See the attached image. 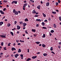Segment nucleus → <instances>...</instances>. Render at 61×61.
Returning a JSON list of instances; mask_svg holds the SVG:
<instances>
[{"label":"nucleus","mask_w":61,"mask_h":61,"mask_svg":"<svg viewBox=\"0 0 61 61\" xmlns=\"http://www.w3.org/2000/svg\"><path fill=\"white\" fill-rule=\"evenodd\" d=\"M13 13H15V15H17L18 14V11H16L14 9L13 10Z\"/></svg>","instance_id":"obj_1"},{"label":"nucleus","mask_w":61,"mask_h":61,"mask_svg":"<svg viewBox=\"0 0 61 61\" xmlns=\"http://www.w3.org/2000/svg\"><path fill=\"white\" fill-rule=\"evenodd\" d=\"M0 13H1V14H3V15H4V14H5V13H4V12L2 10H0Z\"/></svg>","instance_id":"obj_2"},{"label":"nucleus","mask_w":61,"mask_h":61,"mask_svg":"<svg viewBox=\"0 0 61 61\" xmlns=\"http://www.w3.org/2000/svg\"><path fill=\"white\" fill-rule=\"evenodd\" d=\"M17 29H18V30H19L20 29V28H21V27L20 26H19V25H17Z\"/></svg>","instance_id":"obj_3"},{"label":"nucleus","mask_w":61,"mask_h":61,"mask_svg":"<svg viewBox=\"0 0 61 61\" xmlns=\"http://www.w3.org/2000/svg\"><path fill=\"white\" fill-rule=\"evenodd\" d=\"M19 56V54H16V55L14 56L16 58H17V56Z\"/></svg>","instance_id":"obj_4"},{"label":"nucleus","mask_w":61,"mask_h":61,"mask_svg":"<svg viewBox=\"0 0 61 61\" xmlns=\"http://www.w3.org/2000/svg\"><path fill=\"white\" fill-rule=\"evenodd\" d=\"M36 21H38V22H41V20L40 19H37L36 20Z\"/></svg>","instance_id":"obj_5"},{"label":"nucleus","mask_w":61,"mask_h":61,"mask_svg":"<svg viewBox=\"0 0 61 61\" xmlns=\"http://www.w3.org/2000/svg\"><path fill=\"white\" fill-rule=\"evenodd\" d=\"M46 6H48L49 5V3L47 2L46 3Z\"/></svg>","instance_id":"obj_6"},{"label":"nucleus","mask_w":61,"mask_h":61,"mask_svg":"<svg viewBox=\"0 0 61 61\" xmlns=\"http://www.w3.org/2000/svg\"><path fill=\"white\" fill-rule=\"evenodd\" d=\"M27 25L26 23H23V27H25V26H26V25Z\"/></svg>","instance_id":"obj_7"},{"label":"nucleus","mask_w":61,"mask_h":61,"mask_svg":"<svg viewBox=\"0 0 61 61\" xmlns=\"http://www.w3.org/2000/svg\"><path fill=\"white\" fill-rule=\"evenodd\" d=\"M11 50L12 51H14V50H16V49L14 48H11Z\"/></svg>","instance_id":"obj_8"},{"label":"nucleus","mask_w":61,"mask_h":61,"mask_svg":"<svg viewBox=\"0 0 61 61\" xmlns=\"http://www.w3.org/2000/svg\"><path fill=\"white\" fill-rule=\"evenodd\" d=\"M0 36L2 37V38H6V37L5 36H3V35H0Z\"/></svg>","instance_id":"obj_9"},{"label":"nucleus","mask_w":61,"mask_h":61,"mask_svg":"<svg viewBox=\"0 0 61 61\" xmlns=\"http://www.w3.org/2000/svg\"><path fill=\"white\" fill-rule=\"evenodd\" d=\"M40 5H39L37 7V8L38 9L40 10Z\"/></svg>","instance_id":"obj_10"},{"label":"nucleus","mask_w":61,"mask_h":61,"mask_svg":"<svg viewBox=\"0 0 61 61\" xmlns=\"http://www.w3.org/2000/svg\"><path fill=\"white\" fill-rule=\"evenodd\" d=\"M26 5H27V3H25L24 5L23 6H24V7H26Z\"/></svg>","instance_id":"obj_11"},{"label":"nucleus","mask_w":61,"mask_h":61,"mask_svg":"<svg viewBox=\"0 0 61 61\" xmlns=\"http://www.w3.org/2000/svg\"><path fill=\"white\" fill-rule=\"evenodd\" d=\"M36 57H37V56H33L32 57V58H33V59H35V58H36Z\"/></svg>","instance_id":"obj_12"},{"label":"nucleus","mask_w":61,"mask_h":61,"mask_svg":"<svg viewBox=\"0 0 61 61\" xmlns=\"http://www.w3.org/2000/svg\"><path fill=\"white\" fill-rule=\"evenodd\" d=\"M24 20L25 22H27L28 21V19L27 18L25 19Z\"/></svg>","instance_id":"obj_13"},{"label":"nucleus","mask_w":61,"mask_h":61,"mask_svg":"<svg viewBox=\"0 0 61 61\" xmlns=\"http://www.w3.org/2000/svg\"><path fill=\"white\" fill-rule=\"evenodd\" d=\"M53 26H54V28H56V24H53Z\"/></svg>","instance_id":"obj_14"},{"label":"nucleus","mask_w":61,"mask_h":61,"mask_svg":"<svg viewBox=\"0 0 61 61\" xmlns=\"http://www.w3.org/2000/svg\"><path fill=\"white\" fill-rule=\"evenodd\" d=\"M3 24H4V22H0V25H2Z\"/></svg>","instance_id":"obj_15"},{"label":"nucleus","mask_w":61,"mask_h":61,"mask_svg":"<svg viewBox=\"0 0 61 61\" xmlns=\"http://www.w3.org/2000/svg\"><path fill=\"white\" fill-rule=\"evenodd\" d=\"M21 52V49H19L18 50V53H20V52Z\"/></svg>","instance_id":"obj_16"},{"label":"nucleus","mask_w":61,"mask_h":61,"mask_svg":"<svg viewBox=\"0 0 61 61\" xmlns=\"http://www.w3.org/2000/svg\"><path fill=\"white\" fill-rule=\"evenodd\" d=\"M32 12L33 14H35V13H36V11H35V10H33Z\"/></svg>","instance_id":"obj_17"},{"label":"nucleus","mask_w":61,"mask_h":61,"mask_svg":"<svg viewBox=\"0 0 61 61\" xmlns=\"http://www.w3.org/2000/svg\"><path fill=\"white\" fill-rule=\"evenodd\" d=\"M42 46L43 47L45 48L46 46L44 44H43L42 45Z\"/></svg>","instance_id":"obj_18"},{"label":"nucleus","mask_w":61,"mask_h":61,"mask_svg":"<svg viewBox=\"0 0 61 61\" xmlns=\"http://www.w3.org/2000/svg\"><path fill=\"white\" fill-rule=\"evenodd\" d=\"M32 32H36V30L34 29H32Z\"/></svg>","instance_id":"obj_19"},{"label":"nucleus","mask_w":61,"mask_h":61,"mask_svg":"<svg viewBox=\"0 0 61 61\" xmlns=\"http://www.w3.org/2000/svg\"><path fill=\"white\" fill-rule=\"evenodd\" d=\"M35 43L38 44H39L40 43V42L39 41L36 42Z\"/></svg>","instance_id":"obj_20"},{"label":"nucleus","mask_w":61,"mask_h":61,"mask_svg":"<svg viewBox=\"0 0 61 61\" xmlns=\"http://www.w3.org/2000/svg\"><path fill=\"white\" fill-rule=\"evenodd\" d=\"M31 60V59L29 58L27 59L26 61H29V60Z\"/></svg>","instance_id":"obj_21"},{"label":"nucleus","mask_w":61,"mask_h":61,"mask_svg":"<svg viewBox=\"0 0 61 61\" xmlns=\"http://www.w3.org/2000/svg\"><path fill=\"white\" fill-rule=\"evenodd\" d=\"M43 16H44V17H46V15L44 13H43Z\"/></svg>","instance_id":"obj_22"},{"label":"nucleus","mask_w":61,"mask_h":61,"mask_svg":"<svg viewBox=\"0 0 61 61\" xmlns=\"http://www.w3.org/2000/svg\"><path fill=\"white\" fill-rule=\"evenodd\" d=\"M53 47H51L50 50L51 51H53Z\"/></svg>","instance_id":"obj_23"},{"label":"nucleus","mask_w":61,"mask_h":61,"mask_svg":"<svg viewBox=\"0 0 61 61\" xmlns=\"http://www.w3.org/2000/svg\"><path fill=\"white\" fill-rule=\"evenodd\" d=\"M51 32L52 33H53L54 32V30H52L51 31Z\"/></svg>","instance_id":"obj_24"},{"label":"nucleus","mask_w":61,"mask_h":61,"mask_svg":"<svg viewBox=\"0 0 61 61\" xmlns=\"http://www.w3.org/2000/svg\"><path fill=\"white\" fill-rule=\"evenodd\" d=\"M10 34H11V35H12V36H14V33L12 32H10Z\"/></svg>","instance_id":"obj_25"},{"label":"nucleus","mask_w":61,"mask_h":61,"mask_svg":"<svg viewBox=\"0 0 61 61\" xmlns=\"http://www.w3.org/2000/svg\"><path fill=\"white\" fill-rule=\"evenodd\" d=\"M46 37V35L44 34L43 35V38H45Z\"/></svg>","instance_id":"obj_26"},{"label":"nucleus","mask_w":61,"mask_h":61,"mask_svg":"<svg viewBox=\"0 0 61 61\" xmlns=\"http://www.w3.org/2000/svg\"><path fill=\"white\" fill-rule=\"evenodd\" d=\"M52 13L53 14H56V12L53 11L52 12Z\"/></svg>","instance_id":"obj_27"},{"label":"nucleus","mask_w":61,"mask_h":61,"mask_svg":"<svg viewBox=\"0 0 61 61\" xmlns=\"http://www.w3.org/2000/svg\"><path fill=\"white\" fill-rule=\"evenodd\" d=\"M47 54L46 53H44L43 55L44 56H47Z\"/></svg>","instance_id":"obj_28"},{"label":"nucleus","mask_w":61,"mask_h":61,"mask_svg":"<svg viewBox=\"0 0 61 61\" xmlns=\"http://www.w3.org/2000/svg\"><path fill=\"white\" fill-rule=\"evenodd\" d=\"M42 24L43 26H44V25H45V23L44 22H42Z\"/></svg>","instance_id":"obj_29"},{"label":"nucleus","mask_w":61,"mask_h":61,"mask_svg":"<svg viewBox=\"0 0 61 61\" xmlns=\"http://www.w3.org/2000/svg\"><path fill=\"white\" fill-rule=\"evenodd\" d=\"M25 32L26 34H28V32H27V30H25Z\"/></svg>","instance_id":"obj_30"},{"label":"nucleus","mask_w":61,"mask_h":61,"mask_svg":"<svg viewBox=\"0 0 61 61\" xmlns=\"http://www.w3.org/2000/svg\"><path fill=\"white\" fill-rule=\"evenodd\" d=\"M1 45L2 46H3V45H4V42H2L1 43Z\"/></svg>","instance_id":"obj_31"},{"label":"nucleus","mask_w":61,"mask_h":61,"mask_svg":"<svg viewBox=\"0 0 61 61\" xmlns=\"http://www.w3.org/2000/svg\"><path fill=\"white\" fill-rule=\"evenodd\" d=\"M58 5V3L57 2H56V6H57Z\"/></svg>","instance_id":"obj_32"},{"label":"nucleus","mask_w":61,"mask_h":61,"mask_svg":"<svg viewBox=\"0 0 61 61\" xmlns=\"http://www.w3.org/2000/svg\"><path fill=\"white\" fill-rule=\"evenodd\" d=\"M17 1H14V3L15 4H17Z\"/></svg>","instance_id":"obj_33"},{"label":"nucleus","mask_w":61,"mask_h":61,"mask_svg":"<svg viewBox=\"0 0 61 61\" xmlns=\"http://www.w3.org/2000/svg\"><path fill=\"white\" fill-rule=\"evenodd\" d=\"M3 2H4V3H7V0H4L3 1Z\"/></svg>","instance_id":"obj_34"},{"label":"nucleus","mask_w":61,"mask_h":61,"mask_svg":"<svg viewBox=\"0 0 61 61\" xmlns=\"http://www.w3.org/2000/svg\"><path fill=\"white\" fill-rule=\"evenodd\" d=\"M59 20L60 21H61V17L60 16L59 17Z\"/></svg>","instance_id":"obj_35"},{"label":"nucleus","mask_w":61,"mask_h":61,"mask_svg":"<svg viewBox=\"0 0 61 61\" xmlns=\"http://www.w3.org/2000/svg\"><path fill=\"white\" fill-rule=\"evenodd\" d=\"M25 7L24 6H23V9L24 10H25Z\"/></svg>","instance_id":"obj_36"},{"label":"nucleus","mask_w":61,"mask_h":61,"mask_svg":"<svg viewBox=\"0 0 61 61\" xmlns=\"http://www.w3.org/2000/svg\"><path fill=\"white\" fill-rule=\"evenodd\" d=\"M10 25H11V24H8L7 26H8V27H9Z\"/></svg>","instance_id":"obj_37"},{"label":"nucleus","mask_w":61,"mask_h":61,"mask_svg":"<svg viewBox=\"0 0 61 61\" xmlns=\"http://www.w3.org/2000/svg\"><path fill=\"white\" fill-rule=\"evenodd\" d=\"M6 48V47H5L4 48V50H6L7 49Z\"/></svg>","instance_id":"obj_38"},{"label":"nucleus","mask_w":61,"mask_h":61,"mask_svg":"<svg viewBox=\"0 0 61 61\" xmlns=\"http://www.w3.org/2000/svg\"><path fill=\"white\" fill-rule=\"evenodd\" d=\"M42 28H43V29H46V27H42Z\"/></svg>","instance_id":"obj_39"},{"label":"nucleus","mask_w":61,"mask_h":61,"mask_svg":"<svg viewBox=\"0 0 61 61\" xmlns=\"http://www.w3.org/2000/svg\"><path fill=\"white\" fill-rule=\"evenodd\" d=\"M15 3V1H13L11 3V4H13Z\"/></svg>","instance_id":"obj_40"},{"label":"nucleus","mask_w":61,"mask_h":61,"mask_svg":"<svg viewBox=\"0 0 61 61\" xmlns=\"http://www.w3.org/2000/svg\"><path fill=\"white\" fill-rule=\"evenodd\" d=\"M51 53L53 54H54V55H55V53H54V52L53 51H51Z\"/></svg>","instance_id":"obj_41"},{"label":"nucleus","mask_w":61,"mask_h":61,"mask_svg":"<svg viewBox=\"0 0 61 61\" xmlns=\"http://www.w3.org/2000/svg\"><path fill=\"white\" fill-rule=\"evenodd\" d=\"M34 36L35 37H36V36H37V34H34Z\"/></svg>","instance_id":"obj_42"},{"label":"nucleus","mask_w":61,"mask_h":61,"mask_svg":"<svg viewBox=\"0 0 61 61\" xmlns=\"http://www.w3.org/2000/svg\"><path fill=\"white\" fill-rule=\"evenodd\" d=\"M19 23H20V24H23V22H22V21H21V22H20Z\"/></svg>","instance_id":"obj_43"},{"label":"nucleus","mask_w":61,"mask_h":61,"mask_svg":"<svg viewBox=\"0 0 61 61\" xmlns=\"http://www.w3.org/2000/svg\"><path fill=\"white\" fill-rule=\"evenodd\" d=\"M36 27H38V26H39V24H36Z\"/></svg>","instance_id":"obj_44"},{"label":"nucleus","mask_w":61,"mask_h":61,"mask_svg":"<svg viewBox=\"0 0 61 61\" xmlns=\"http://www.w3.org/2000/svg\"><path fill=\"white\" fill-rule=\"evenodd\" d=\"M58 2L59 4H60V3L61 2V1H60V0H58Z\"/></svg>","instance_id":"obj_45"},{"label":"nucleus","mask_w":61,"mask_h":61,"mask_svg":"<svg viewBox=\"0 0 61 61\" xmlns=\"http://www.w3.org/2000/svg\"><path fill=\"white\" fill-rule=\"evenodd\" d=\"M20 56L21 57H23V54H21L20 55Z\"/></svg>","instance_id":"obj_46"},{"label":"nucleus","mask_w":61,"mask_h":61,"mask_svg":"<svg viewBox=\"0 0 61 61\" xmlns=\"http://www.w3.org/2000/svg\"><path fill=\"white\" fill-rule=\"evenodd\" d=\"M5 10H6V8H4L3 10V11H5Z\"/></svg>","instance_id":"obj_47"},{"label":"nucleus","mask_w":61,"mask_h":61,"mask_svg":"<svg viewBox=\"0 0 61 61\" xmlns=\"http://www.w3.org/2000/svg\"><path fill=\"white\" fill-rule=\"evenodd\" d=\"M17 23V21H15L14 22L15 24H16Z\"/></svg>","instance_id":"obj_48"},{"label":"nucleus","mask_w":61,"mask_h":61,"mask_svg":"<svg viewBox=\"0 0 61 61\" xmlns=\"http://www.w3.org/2000/svg\"><path fill=\"white\" fill-rule=\"evenodd\" d=\"M18 13L19 14H20L21 13V11H19L18 12Z\"/></svg>","instance_id":"obj_49"},{"label":"nucleus","mask_w":61,"mask_h":61,"mask_svg":"<svg viewBox=\"0 0 61 61\" xmlns=\"http://www.w3.org/2000/svg\"><path fill=\"white\" fill-rule=\"evenodd\" d=\"M3 55V53H0V55Z\"/></svg>","instance_id":"obj_50"},{"label":"nucleus","mask_w":61,"mask_h":61,"mask_svg":"<svg viewBox=\"0 0 61 61\" xmlns=\"http://www.w3.org/2000/svg\"><path fill=\"white\" fill-rule=\"evenodd\" d=\"M38 16V15H35V17H37Z\"/></svg>","instance_id":"obj_51"},{"label":"nucleus","mask_w":61,"mask_h":61,"mask_svg":"<svg viewBox=\"0 0 61 61\" xmlns=\"http://www.w3.org/2000/svg\"><path fill=\"white\" fill-rule=\"evenodd\" d=\"M49 34H50L49 35L50 36H52V34H51L49 32Z\"/></svg>","instance_id":"obj_52"},{"label":"nucleus","mask_w":61,"mask_h":61,"mask_svg":"<svg viewBox=\"0 0 61 61\" xmlns=\"http://www.w3.org/2000/svg\"><path fill=\"white\" fill-rule=\"evenodd\" d=\"M17 45H18V46H19V45H21V43H18Z\"/></svg>","instance_id":"obj_53"},{"label":"nucleus","mask_w":61,"mask_h":61,"mask_svg":"<svg viewBox=\"0 0 61 61\" xmlns=\"http://www.w3.org/2000/svg\"><path fill=\"white\" fill-rule=\"evenodd\" d=\"M48 20L49 21H51V18H49L48 19Z\"/></svg>","instance_id":"obj_54"},{"label":"nucleus","mask_w":61,"mask_h":61,"mask_svg":"<svg viewBox=\"0 0 61 61\" xmlns=\"http://www.w3.org/2000/svg\"><path fill=\"white\" fill-rule=\"evenodd\" d=\"M28 5V7L29 8H30V6L29 5Z\"/></svg>","instance_id":"obj_55"},{"label":"nucleus","mask_w":61,"mask_h":61,"mask_svg":"<svg viewBox=\"0 0 61 61\" xmlns=\"http://www.w3.org/2000/svg\"><path fill=\"white\" fill-rule=\"evenodd\" d=\"M55 10L56 11H57V12H59V11L58 10Z\"/></svg>","instance_id":"obj_56"},{"label":"nucleus","mask_w":61,"mask_h":61,"mask_svg":"<svg viewBox=\"0 0 61 61\" xmlns=\"http://www.w3.org/2000/svg\"><path fill=\"white\" fill-rule=\"evenodd\" d=\"M19 41V40H16V42L17 43H18V41Z\"/></svg>","instance_id":"obj_57"},{"label":"nucleus","mask_w":61,"mask_h":61,"mask_svg":"<svg viewBox=\"0 0 61 61\" xmlns=\"http://www.w3.org/2000/svg\"><path fill=\"white\" fill-rule=\"evenodd\" d=\"M58 44H59V45H61V42H60L58 43Z\"/></svg>","instance_id":"obj_58"},{"label":"nucleus","mask_w":61,"mask_h":61,"mask_svg":"<svg viewBox=\"0 0 61 61\" xmlns=\"http://www.w3.org/2000/svg\"><path fill=\"white\" fill-rule=\"evenodd\" d=\"M28 51H27V52L28 53H29V49H28Z\"/></svg>","instance_id":"obj_59"},{"label":"nucleus","mask_w":61,"mask_h":61,"mask_svg":"<svg viewBox=\"0 0 61 61\" xmlns=\"http://www.w3.org/2000/svg\"><path fill=\"white\" fill-rule=\"evenodd\" d=\"M17 34H19V32L18 31H17Z\"/></svg>","instance_id":"obj_60"},{"label":"nucleus","mask_w":61,"mask_h":61,"mask_svg":"<svg viewBox=\"0 0 61 61\" xmlns=\"http://www.w3.org/2000/svg\"><path fill=\"white\" fill-rule=\"evenodd\" d=\"M40 52H38L36 53V54H40Z\"/></svg>","instance_id":"obj_61"},{"label":"nucleus","mask_w":61,"mask_h":61,"mask_svg":"<svg viewBox=\"0 0 61 61\" xmlns=\"http://www.w3.org/2000/svg\"><path fill=\"white\" fill-rule=\"evenodd\" d=\"M58 48H59V49L61 47L60 46H58Z\"/></svg>","instance_id":"obj_62"},{"label":"nucleus","mask_w":61,"mask_h":61,"mask_svg":"<svg viewBox=\"0 0 61 61\" xmlns=\"http://www.w3.org/2000/svg\"><path fill=\"white\" fill-rule=\"evenodd\" d=\"M36 15H38V12H37V13H36Z\"/></svg>","instance_id":"obj_63"},{"label":"nucleus","mask_w":61,"mask_h":61,"mask_svg":"<svg viewBox=\"0 0 61 61\" xmlns=\"http://www.w3.org/2000/svg\"><path fill=\"white\" fill-rule=\"evenodd\" d=\"M31 2H32V3H34V1L33 0H32V1H31Z\"/></svg>","instance_id":"obj_64"}]
</instances>
